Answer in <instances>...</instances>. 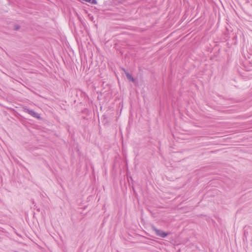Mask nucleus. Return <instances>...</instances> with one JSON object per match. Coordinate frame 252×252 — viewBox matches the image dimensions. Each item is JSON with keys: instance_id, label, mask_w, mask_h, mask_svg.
<instances>
[{"instance_id": "nucleus-2", "label": "nucleus", "mask_w": 252, "mask_h": 252, "mask_svg": "<svg viewBox=\"0 0 252 252\" xmlns=\"http://www.w3.org/2000/svg\"><path fill=\"white\" fill-rule=\"evenodd\" d=\"M24 112L28 113L29 114H30L31 116H32L34 118H36L38 119H40V117L39 116V114L35 112V111H34L33 110H31L29 108H24Z\"/></svg>"}, {"instance_id": "nucleus-1", "label": "nucleus", "mask_w": 252, "mask_h": 252, "mask_svg": "<svg viewBox=\"0 0 252 252\" xmlns=\"http://www.w3.org/2000/svg\"><path fill=\"white\" fill-rule=\"evenodd\" d=\"M152 229L153 231H155V234L157 236L160 237L161 238H165L170 234V233H169V232H165L160 229H158L154 225H153L152 226Z\"/></svg>"}, {"instance_id": "nucleus-3", "label": "nucleus", "mask_w": 252, "mask_h": 252, "mask_svg": "<svg viewBox=\"0 0 252 252\" xmlns=\"http://www.w3.org/2000/svg\"><path fill=\"white\" fill-rule=\"evenodd\" d=\"M124 70L125 72L126 75L127 79L132 82H134L135 79L133 78L131 74H130L129 72H127L125 69H124Z\"/></svg>"}, {"instance_id": "nucleus-4", "label": "nucleus", "mask_w": 252, "mask_h": 252, "mask_svg": "<svg viewBox=\"0 0 252 252\" xmlns=\"http://www.w3.org/2000/svg\"><path fill=\"white\" fill-rule=\"evenodd\" d=\"M20 26L19 25H17L14 26V30L15 31H18L20 29Z\"/></svg>"}]
</instances>
